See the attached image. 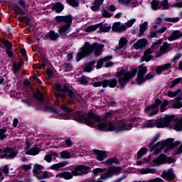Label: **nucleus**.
Segmentation results:
<instances>
[{"label": "nucleus", "instance_id": "nucleus-40", "mask_svg": "<svg viewBox=\"0 0 182 182\" xmlns=\"http://www.w3.org/2000/svg\"><path fill=\"white\" fill-rule=\"evenodd\" d=\"M34 97L38 102L41 103V105H43V95H42V93L39 91V90H37L36 93L34 94Z\"/></svg>", "mask_w": 182, "mask_h": 182}, {"label": "nucleus", "instance_id": "nucleus-26", "mask_svg": "<svg viewBox=\"0 0 182 182\" xmlns=\"http://www.w3.org/2000/svg\"><path fill=\"white\" fill-rule=\"evenodd\" d=\"M146 45H147V40L142 38L134 44V48L137 50L139 49H143Z\"/></svg>", "mask_w": 182, "mask_h": 182}, {"label": "nucleus", "instance_id": "nucleus-16", "mask_svg": "<svg viewBox=\"0 0 182 182\" xmlns=\"http://www.w3.org/2000/svg\"><path fill=\"white\" fill-rule=\"evenodd\" d=\"M89 171V166H78L72 171L73 176H82V174H87Z\"/></svg>", "mask_w": 182, "mask_h": 182}, {"label": "nucleus", "instance_id": "nucleus-34", "mask_svg": "<svg viewBox=\"0 0 182 182\" xmlns=\"http://www.w3.org/2000/svg\"><path fill=\"white\" fill-rule=\"evenodd\" d=\"M53 173L45 171L41 176H36L38 180H44L45 178H50V177H53Z\"/></svg>", "mask_w": 182, "mask_h": 182}, {"label": "nucleus", "instance_id": "nucleus-52", "mask_svg": "<svg viewBox=\"0 0 182 182\" xmlns=\"http://www.w3.org/2000/svg\"><path fill=\"white\" fill-rule=\"evenodd\" d=\"M102 14L104 18H112V14L106 9L102 10Z\"/></svg>", "mask_w": 182, "mask_h": 182}, {"label": "nucleus", "instance_id": "nucleus-14", "mask_svg": "<svg viewBox=\"0 0 182 182\" xmlns=\"http://www.w3.org/2000/svg\"><path fill=\"white\" fill-rule=\"evenodd\" d=\"M116 85H117V80L116 79L105 80L102 82H95L92 83L94 87H99L100 86H102V87H107L108 86L109 87H116Z\"/></svg>", "mask_w": 182, "mask_h": 182}, {"label": "nucleus", "instance_id": "nucleus-43", "mask_svg": "<svg viewBox=\"0 0 182 182\" xmlns=\"http://www.w3.org/2000/svg\"><path fill=\"white\" fill-rule=\"evenodd\" d=\"M73 145V142H72L70 139H66L65 142H63L62 144H60V146L64 147L65 149H66V147H68V148L72 147Z\"/></svg>", "mask_w": 182, "mask_h": 182}, {"label": "nucleus", "instance_id": "nucleus-2", "mask_svg": "<svg viewBox=\"0 0 182 182\" xmlns=\"http://www.w3.org/2000/svg\"><path fill=\"white\" fill-rule=\"evenodd\" d=\"M103 48H105V45L103 44L94 43L90 45V42H85L84 46L82 47L77 53L75 59L77 62H80L83 58L89 56L92 52H94L95 56H100V55H102V52H103Z\"/></svg>", "mask_w": 182, "mask_h": 182}, {"label": "nucleus", "instance_id": "nucleus-19", "mask_svg": "<svg viewBox=\"0 0 182 182\" xmlns=\"http://www.w3.org/2000/svg\"><path fill=\"white\" fill-rule=\"evenodd\" d=\"M162 177L167 181H171L176 178V175H174L173 169H168L163 172Z\"/></svg>", "mask_w": 182, "mask_h": 182}, {"label": "nucleus", "instance_id": "nucleus-25", "mask_svg": "<svg viewBox=\"0 0 182 182\" xmlns=\"http://www.w3.org/2000/svg\"><path fill=\"white\" fill-rule=\"evenodd\" d=\"M69 164V162L65 161L60 162L58 164H53L50 166L51 170H54L55 171H58V170H60V168L63 167H66Z\"/></svg>", "mask_w": 182, "mask_h": 182}, {"label": "nucleus", "instance_id": "nucleus-63", "mask_svg": "<svg viewBox=\"0 0 182 182\" xmlns=\"http://www.w3.org/2000/svg\"><path fill=\"white\" fill-rule=\"evenodd\" d=\"M21 168L23 170H26V171H28V170H31V168H32V166L23 164V165H21Z\"/></svg>", "mask_w": 182, "mask_h": 182}, {"label": "nucleus", "instance_id": "nucleus-5", "mask_svg": "<svg viewBox=\"0 0 182 182\" xmlns=\"http://www.w3.org/2000/svg\"><path fill=\"white\" fill-rule=\"evenodd\" d=\"M73 21V17L70 15L55 16V21L58 23H62V22L65 23L60 26L58 29V33L61 35V36H65V35H68V33L70 32V26L72 25Z\"/></svg>", "mask_w": 182, "mask_h": 182}, {"label": "nucleus", "instance_id": "nucleus-37", "mask_svg": "<svg viewBox=\"0 0 182 182\" xmlns=\"http://www.w3.org/2000/svg\"><path fill=\"white\" fill-rule=\"evenodd\" d=\"M147 25H149L147 21H145L142 24L139 25L140 29L139 36L144 35V32H146V29H147Z\"/></svg>", "mask_w": 182, "mask_h": 182}, {"label": "nucleus", "instance_id": "nucleus-60", "mask_svg": "<svg viewBox=\"0 0 182 182\" xmlns=\"http://www.w3.org/2000/svg\"><path fill=\"white\" fill-rule=\"evenodd\" d=\"M18 21H20L21 22H26V23H28L29 22V18L28 16H18Z\"/></svg>", "mask_w": 182, "mask_h": 182}, {"label": "nucleus", "instance_id": "nucleus-48", "mask_svg": "<svg viewBox=\"0 0 182 182\" xmlns=\"http://www.w3.org/2000/svg\"><path fill=\"white\" fill-rule=\"evenodd\" d=\"M67 2L74 8L79 6V0H67Z\"/></svg>", "mask_w": 182, "mask_h": 182}, {"label": "nucleus", "instance_id": "nucleus-39", "mask_svg": "<svg viewBox=\"0 0 182 182\" xmlns=\"http://www.w3.org/2000/svg\"><path fill=\"white\" fill-rule=\"evenodd\" d=\"M21 66H22V64H21V63H14L13 72L14 75H18V73H19V70H21Z\"/></svg>", "mask_w": 182, "mask_h": 182}, {"label": "nucleus", "instance_id": "nucleus-53", "mask_svg": "<svg viewBox=\"0 0 182 182\" xmlns=\"http://www.w3.org/2000/svg\"><path fill=\"white\" fill-rule=\"evenodd\" d=\"M146 150L145 148H142L141 150H139L137 153V159L140 160L141 157H143V155L146 153Z\"/></svg>", "mask_w": 182, "mask_h": 182}, {"label": "nucleus", "instance_id": "nucleus-47", "mask_svg": "<svg viewBox=\"0 0 182 182\" xmlns=\"http://www.w3.org/2000/svg\"><path fill=\"white\" fill-rule=\"evenodd\" d=\"M180 92H181V89H178L176 91H168V96L169 97H176V96H177L178 95V93H180Z\"/></svg>", "mask_w": 182, "mask_h": 182}, {"label": "nucleus", "instance_id": "nucleus-22", "mask_svg": "<svg viewBox=\"0 0 182 182\" xmlns=\"http://www.w3.org/2000/svg\"><path fill=\"white\" fill-rule=\"evenodd\" d=\"M168 44L164 43L163 46L159 48V51L156 53V58H160L162 55H166L168 52Z\"/></svg>", "mask_w": 182, "mask_h": 182}, {"label": "nucleus", "instance_id": "nucleus-29", "mask_svg": "<svg viewBox=\"0 0 182 182\" xmlns=\"http://www.w3.org/2000/svg\"><path fill=\"white\" fill-rule=\"evenodd\" d=\"M127 42H129V41L127 40V38L122 37L119 41V46L115 48L116 50H120V49H123L126 48V45H127Z\"/></svg>", "mask_w": 182, "mask_h": 182}, {"label": "nucleus", "instance_id": "nucleus-46", "mask_svg": "<svg viewBox=\"0 0 182 182\" xmlns=\"http://www.w3.org/2000/svg\"><path fill=\"white\" fill-rule=\"evenodd\" d=\"M60 159H70V153H69L68 151H63L60 153Z\"/></svg>", "mask_w": 182, "mask_h": 182}, {"label": "nucleus", "instance_id": "nucleus-32", "mask_svg": "<svg viewBox=\"0 0 182 182\" xmlns=\"http://www.w3.org/2000/svg\"><path fill=\"white\" fill-rule=\"evenodd\" d=\"M112 58V55H107L104 58L100 59L97 63V69H100V68L103 66V63H105V62H107V60H110Z\"/></svg>", "mask_w": 182, "mask_h": 182}, {"label": "nucleus", "instance_id": "nucleus-6", "mask_svg": "<svg viewBox=\"0 0 182 182\" xmlns=\"http://www.w3.org/2000/svg\"><path fill=\"white\" fill-rule=\"evenodd\" d=\"M137 73V69L134 68L132 71H128L127 70L122 69L117 73V79L118 80V83L121 87H124L127 85V82L130 79H133Z\"/></svg>", "mask_w": 182, "mask_h": 182}, {"label": "nucleus", "instance_id": "nucleus-35", "mask_svg": "<svg viewBox=\"0 0 182 182\" xmlns=\"http://www.w3.org/2000/svg\"><path fill=\"white\" fill-rule=\"evenodd\" d=\"M119 163H120V161H119L117 158L114 157L102 162V164H105L106 166H112L113 164H119Z\"/></svg>", "mask_w": 182, "mask_h": 182}, {"label": "nucleus", "instance_id": "nucleus-18", "mask_svg": "<svg viewBox=\"0 0 182 182\" xmlns=\"http://www.w3.org/2000/svg\"><path fill=\"white\" fill-rule=\"evenodd\" d=\"M172 129L176 132L182 131V117L178 119L173 115V124H172Z\"/></svg>", "mask_w": 182, "mask_h": 182}, {"label": "nucleus", "instance_id": "nucleus-42", "mask_svg": "<svg viewBox=\"0 0 182 182\" xmlns=\"http://www.w3.org/2000/svg\"><path fill=\"white\" fill-rule=\"evenodd\" d=\"M48 36L51 41H56L58 38H59V34L58 33H55L54 31H50L48 33Z\"/></svg>", "mask_w": 182, "mask_h": 182}, {"label": "nucleus", "instance_id": "nucleus-4", "mask_svg": "<svg viewBox=\"0 0 182 182\" xmlns=\"http://www.w3.org/2000/svg\"><path fill=\"white\" fill-rule=\"evenodd\" d=\"M173 139H167L166 141H159L157 144L153 146L151 150L154 151V154H159L161 150L165 149L164 152L166 153L167 150H171L175 146H178L181 144V141H176L174 143Z\"/></svg>", "mask_w": 182, "mask_h": 182}, {"label": "nucleus", "instance_id": "nucleus-38", "mask_svg": "<svg viewBox=\"0 0 182 182\" xmlns=\"http://www.w3.org/2000/svg\"><path fill=\"white\" fill-rule=\"evenodd\" d=\"M53 9H54L57 14H60V12L63 11V5L60 3H57L53 6Z\"/></svg>", "mask_w": 182, "mask_h": 182}, {"label": "nucleus", "instance_id": "nucleus-64", "mask_svg": "<svg viewBox=\"0 0 182 182\" xmlns=\"http://www.w3.org/2000/svg\"><path fill=\"white\" fill-rule=\"evenodd\" d=\"M171 6L172 8H182V1L174 4Z\"/></svg>", "mask_w": 182, "mask_h": 182}, {"label": "nucleus", "instance_id": "nucleus-41", "mask_svg": "<svg viewBox=\"0 0 182 182\" xmlns=\"http://www.w3.org/2000/svg\"><path fill=\"white\" fill-rule=\"evenodd\" d=\"M95 61H92L91 63H89L88 64L85 65V67L84 68V72H92V70L93 69V66L95 65Z\"/></svg>", "mask_w": 182, "mask_h": 182}, {"label": "nucleus", "instance_id": "nucleus-15", "mask_svg": "<svg viewBox=\"0 0 182 182\" xmlns=\"http://www.w3.org/2000/svg\"><path fill=\"white\" fill-rule=\"evenodd\" d=\"M168 9V0H164L161 4L159 3V1L154 0L151 2V9L154 11H157V9Z\"/></svg>", "mask_w": 182, "mask_h": 182}, {"label": "nucleus", "instance_id": "nucleus-24", "mask_svg": "<svg viewBox=\"0 0 182 182\" xmlns=\"http://www.w3.org/2000/svg\"><path fill=\"white\" fill-rule=\"evenodd\" d=\"M168 69H171V63H166L164 65L158 66L156 68V72L158 75H161L163 72H165V70H168Z\"/></svg>", "mask_w": 182, "mask_h": 182}, {"label": "nucleus", "instance_id": "nucleus-27", "mask_svg": "<svg viewBox=\"0 0 182 182\" xmlns=\"http://www.w3.org/2000/svg\"><path fill=\"white\" fill-rule=\"evenodd\" d=\"M181 36H182V32L178 30H176L172 32V33L171 34V36L168 38V40L170 42H171L173 41H176V39H178V38H181Z\"/></svg>", "mask_w": 182, "mask_h": 182}, {"label": "nucleus", "instance_id": "nucleus-36", "mask_svg": "<svg viewBox=\"0 0 182 182\" xmlns=\"http://www.w3.org/2000/svg\"><path fill=\"white\" fill-rule=\"evenodd\" d=\"M41 149L38 146H34L32 149L26 151V154H30L31 156H36L39 154Z\"/></svg>", "mask_w": 182, "mask_h": 182}, {"label": "nucleus", "instance_id": "nucleus-28", "mask_svg": "<svg viewBox=\"0 0 182 182\" xmlns=\"http://www.w3.org/2000/svg\"><path fill=\"white\" fill-rule=\"evenodd\" d=\"M182 96L178 95L176 98L174 99L173 102V109H181L182 107Z\"/></svg>", "mask_w": 182, "mask_h": 182}, {"label": "nucleus", "instance_id": "nucleus-12", "mask_svg": "<svg viewBox=\"0 0 182 182\" xmlns=\"http://www.w3.org/2000/svg\"><path fill=\"white\" fill-rule=\"evenodd\" d=\"M174 159L167 158L166 155L161 154L159 156V157L154 159L151 164L154 167L156 166H160V164H164V163H168L169 164H171V163H174Z\"/></svg>", "mask_w": 182, "mask_h": 182}, {"label": "nucleus", "instance_id": "nucleus-23", "mask_svg": "<svg viewBox=\"0 0 182 182\" xmlns=\"http://www.w3.org/2000/svg\"><path fill=\"white\" fill-rule=\"evenodd\" d=\"M94 154L97 157V160H99V161H102L105 160V159L107 158V154H106V152L103 151L95 149L94 150Z\"/></svg>", "mask_w": 182, "mask_h": 182}, {"label": "nucleus", "instance_id": "nucleus-21", "mask_svg": "<svg viewBox=\"0 0 182 182\" xmlns=\"http://www.w3.org/2000/svg\"><path fill=\"white\" fill-rule=\"evenodd\" d=\"M56 178H64V180H72L73 173L69 171L61 172L55 175Z\"/></svg>", "mask_w": 182, "mask_h": 182}, {"label": "nucleus", "instance_id": "nucleus-54", "mask_svg": "<svg viewBox=\"0 0 182 182\" xmlns=\"http://www.w3.org/2000/svg\"><path fill=\"white\" fill-rule=\"evenodd\" d=\"M6 129H0V140H4V139H6Z\"/></svg>", "mask_w": 182, "mask_h": 182}, {"label": "nucleus", "instance_id": "nucleus-7", "mask_svg": "<svg viewBox=\"0 0 182 182\" xmlns=\"http://www.w3.org/2000/svg\"><path fill=\"white\" fill-rule=\"evenodd\" d=\"M161 105V112H166V107L168 106V101L165 100L163 103L161 100L156 99L155 100V103L149 107H146L145 109L146 113L149 114V116H154V114H157L159 112V106Z\"/></svg>", "mask_w": 182, "mask_h": 182}, {"label": "nucleus", "instance_id": "nucleus-1", "mask_svg": "<svg viewBox=\"0 0 182 182\" xmlns=\"http://www.w3.org/2000/svg\"><path fill=\"white\" fill-rule=\"evenodd\" d=\"M61 109L64 110V113L60 114L61 119L69 120V119H75L78 123H84L90 127H95L97 130L101 132H114L115 133H120V132H126V130H132L133 124H130L129 121L122 119L112 122H102L100 117L97 116L93 112L88 113V118L85 117V112L78 111L72 115V112H69V107L63 104H59Z\"/></svg>", "mask_w": 182, "mask_h": 182}, {"label": "nucleus", "instance_id": "nucleus-10", "mask_svg": "<svg viewBox=\"0 0 182 182\" xmlns=\"http://www.w3.org/2000/svg\"><path fill=\"white\" fill-rule=\"evenodd\" d=\"M55 97L57 99H64L65 92H67L68 95L70 96V99L72 100H75V94L73 93V91L69 90V88H68V86L63 85L62 87L61 85L56 84L55 85Z\"/></svg>", "mask_w": 182, "mask_h": 182}, {"label": "nucleus", "instance_id": "nucleus-20", "mask_svg": "<svg viewBox=\"0 0 182 182\" xmlns=\"http://www.w3.org/2000/svg\"><path fill=\"white\" fill-rule=\"evenodd\" d=\"M127 29L126 25L121 24L120 22H116L112 26L113 32H117L118 33H121L122 32H124Z\"/></svg>", "mask_w": 182, "mask_h": 182}, {"label": "nucleus", "instance_id": "nucleus-51", "mask_svg": "<svg viewBox=\"0 0 182 182\" xmlns=\"http://www.w3.org/2000/svg\"><path fill=\"white\" fill-rule=\"evenodd\" d=\"M79 82L81 85H87L89 83V79L86 76H82L80 77Z\"/></svg>", "mask_w": 182, "mask_h": 182}, {"label": "nucleus", "instance_id": "nucleus-50", "mask_svg": "<svg viewBox=\"0 0 182 182\" xmlns=\"http://www.w3.org/2000/svg\"><path fill=\"white\" fill-rule=\"evenodd\" d=\"M136 22V18H132L130 20H128L125 24V26L127 29V28H132V26H133V24Z\"/></svg>", "mask_w": 182, "mask_h": 182}, {"label": "nucleus", "instance_id": "nucleus-57", "mask_svg": "<svg viewBox=\"0 0 182 182\" xmlns=\"http://www.w3.org/2000/svg\"><path fill=\"white\" fill-rule=\"evenodd\" d=\"M111 26H101L100 29L101 31V32H109V31H110L111 29Z\"/></svg>", "mask_w": 182, "mask_h": 182}, {"label": "nucleus", "instance_id": "nucleus-9", "mask_svg": "<svg viewBox=\"0 0 182 182\" xmlns=\"http://www.w3.org/2000/svg\"><path fill=\"white\" fill-rule=\"evenodd\" d=\"M146 73H147V67L140 65L136 78V82L138 85H142V83H144L146 80H151V79H153V77L156 76L154 73H149L144 77Z\"/></svg>", "mask_w": 182, "mask_h": 182}, {"label": "nucleus", "instance_id": "nucleus-3", "mask_svg": "<svg viewBox=\"0 0 182 182\" xmlns=\"http://www.w3.org/2000/svg\"><path fill=\"white\" fill-rule=\"evenodd\" d=\"M174 115H166L164 118L158 119L157 121L148 120L144 123L141 129H149V127H157L158 129H164L170 124L173 123Z\"/></svg>", "mask_w": 182, "mask_h": 182}, {"label": "nucleus", "instance_id": "nucleus-13", "mask_svg": "<svg viewBox=\"0 0 182 182\" xmlns=\"http://www.w3.org/2000/svg\"><path fill=\"white\" fill-rule=\"evenodd\" d=\"M18 155V150L7 147L4 151H1V159H15Z\"/></svg>", "mask_w": 182, "mask_h": 182}, {"label": "nucleus", "instance_id": "nucleus-31", "mask_svg": "<svg viewBox=\"0 0 182 182\" xmlns=\"http://www.w3.org/2000/svg\"><path fill=\"white\" fill-rule=\"evenodd\" d=\"M58 157V153L56 152H51V153H46L44 160L47 161V163H50L53 159Z\"/></svg>", "mask_w": 182, "mask_h": 182}, {"label": "nucleus", "instance_id": "nucleus-62", "mask_svg": "<svg viewBox=\"0 0 182 182\" xmlns=\"http://www.w3.org/2000/svg\"><path fill=\"white\" fill-rule=\"evenodd\" d=\"M2 172L4 173V174H5V176H8V174L9 173V167H8V165L4 166Z\"/></svg>", "mask_w": 182, "mask_h": 182}, {"label": "nucleus", "instance_id": "nucleus-17", "mask_svg": "<svg viewBox=\"0 0 182 182\" xmlns=\"http://www.w3.org/2000/svg\"><path fill=\"white\" fill-rule=\"evenodd\" d=\"M118 3L122 6H131V8H136L139 5L137 0H118Z\"/></svg>", "mask_w": 182, "mask_h": 182}, {"label": "nucleus", "instance_id": "nucleus-56", "mask_svg": "<svg viewBox=\"0 0 182 182\" xmlns=\"http://www.w3.org/2000/svg\"><path fill=\"white\" fill-rule=\"evenodd\" d=\"M106 170V168H97L93 170V173L96 176L99 174V173H105Z\"/></svg>", "mask_w": 182, "mask_h": 182}, {"label": "nucleus", "instance_id": "nucleus-8", "mask_svg": "<svg viewBox=\"0 0 182 182\" xmlns=\"http://www.w3.org/2000/svg\"><path fill=\"white\" fill-rule=\"evenodd\" d=\"M122 172V167L120 166H109L107 169V172L104 174H101L100 178L95 181V178L88 179V182H103L102 180H107V178H112L113 176H119Z\"/></svg>", "mask_w": 182, "mask_h": 182}, {"label": "nucleus", "instance_id": "nucleus-58", "mask_svg": "<svg viewBox=\"0 0 182 182\" xmlns=\"http://www.w3.org/2000/svg\"><path fill=\"white\" fill-rule=\"evenodd\" d=\"M165 21H166V22H178V21H180V18L178 17H174V18H165Z\"/></svg>", "mask_w": 182, "mask_h": 182}, {"label": "nucleus", "instance_id": "nucleus-33", "mask_svg": "<svg viewBox=\"0 0 182 182\" xmlns=\"http://www.w3.org/2000/svg\"><path fill=\"white\" fill-rule=\"evenodd\" d=\"M139 173H140V174H153V173H156V169L150 168H142L139 169Z\"/></svg>", "mask_w": 182, "mask_h": 182}, {"label": "nucleus", "instance_id": "nucleus-61", "mask_svg": "<svg viewBox=\"0 0 182 182\" xmlns=\"http://www.w3.org/2000/svg\"><path fill=\"white\" fill-rule=\"evenodd\" d=\"M158 34H159V32L157 31H151L149 33V38L152 39V38H157Z\"/></svg>", "mask_w": 182, "mask_h": 182}, {"label": "nucleus", "instance_id": "nucleus-30", "mask_svg": "<svg viewBox=\"0 0 182 182\" xmlns=\"http://www.w3.org/2000/svg\"><path fill=\"white\" fill-rule=\"evenodd\" d=\"M103 2H105V0H95L91 6L92 11H93V12H97V11L100 9V6Z\"/></svg>", "mask_w": 182, "mask_h": 182}, {"label": "nucleus", "instance_id": "nucleus-45", "mask_svg": "<svg viewBox=\"0 0 182 182\" xmlns=\"http://www.w3.org/2000/svg\"><path fill=\"white\" fill-rule=\"evenodd\" d=\"M180 82H181V83H182L181 77H178V78L172 80L171 85L169 86L170 89H173V87H175L176 86H177V85H178V83H180Z\"/></svg>", "mask_w": 182, "mask_h": 182}, {"label": "nucleus", "instance_id": "nucleus-59", "mask_svg": "<svg viewBox=\"0 0 182 182\" xmlns=\"http://www.w3.org/2000/svg\"><path fill=\"white\" fill-rule=\"evenodd\" d=\"M64 68L65 72H70V70H72V64L65 63L64 65Z\"/></svg>", "mask_w": 182, "mask_h": 182}, {"label": "nucleus", "instance_id": "nucleus-55", "mask_svg": "<svg viewBox=\"0 0 182 182\" xmlns=\"http://www.w3.org/2000/svg\"><path fill=\"white\" fill-rule=\"evenodd\" d=\"M97 28H99V26H97V25L90 26L86 28V32H93V31H96V29H97Z\"/></svg>", "mask_w": 182, "mask_h": 182}, {"label": "nucleus", "instance_id": "nucleus-11", "mask_svg": "<svg viewBox=\"0 0 182 182\" xmlns=\"http://www.w3.org/2000/svg\"><path fill=\"white\" fill-rule=\"evenodd\" d=\"M162 42L163 40L160 39L158 40L156 42L154 43L151 46V49H148L144 52V56L142 58L143 60H145V62H150V60H151V58H153L151 53H153V52H156V50L159 49V45H161Z\"/></svg>", "mask_w": 182, "mask_h": 182}, {"label": "nucleus", "instance_id": "nucleus-49", "mask_svg": "<svg viewBox=\"0 0 182 182\" xmlns=\"http://www.w3.org/2000/svg\"><path fill=\"white\" fill-rule=\"evenodd\" d=\"M41 170H42V166L39 164H36L34 166L33 173V174L38 175L39 173H41Z\"/></svg>", "mask_w": 182, "mask_h": 182}, {"label": "nucleus", "instance_id": "nucleus-44", "mask_svg": "<svg viewBox=\"0 0 182 182\" xmlns=\"http://www.w3.org/2000/svg\"><path fill=\"white\" fill-rule=\"evenodd\" d=\"M14 11L16 15H19L20 16H23V15H25V11H22L18 6L14 7Z\"/></svg>", "mask_w": 182, "mask_h": 182}]
</instances>
